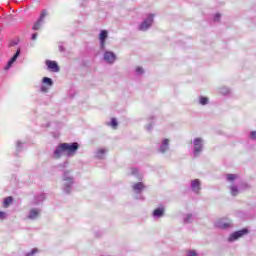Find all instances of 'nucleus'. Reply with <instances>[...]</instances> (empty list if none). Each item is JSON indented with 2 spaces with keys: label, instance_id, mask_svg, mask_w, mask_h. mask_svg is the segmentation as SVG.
Segmentation results:
<instances>
[{
  "label": "nucleus",
  "instance_id": "nucleus-1",
  "mask_svg": "<svg viewBox=\"0 0 256 256\" xmlns=\"http://www.w3.org/2000/svg\"><path fill=\"white\" fill-rule=\"evenodd\" d=\"M79 149V144L74 142L70 143H61L57 146L54 150V157L55 159H59L62 155H66L67 157H73L77 153Z\"/></svg>",
  "mask_w": 256,
  "mask_h": 256
},
{
  "label": "nucleus",
  "instance_id": "nucleus-2",
  "mask_svg": "<svg viewBox=\"0 0 256 256\" xmlns=\"http://www.w3.org/2000/svg\"><path fill=\"white\" fill-rule=\"evenodd\" d=\"M42 83H43V85L41 86L42 93H47V91H49V89L53 87V80L51 78L44 77L42 79Z\"/></svg>",
  "mask_w": 256,
  "mask_h": 256
},
{
  "label": "nucleus",
  "instance_id": "nucleus-3",
  "mask_svg": "<svg viewBox=\"0 0 256 256\" xmlns=\"http://www.w3.org/2000/svg\"><path fill=\"white\" fill-rule=\"evenodd\" d=\"M103 57L104 61H106V63H109L110 65H113V63L117 61V55H115V53H113L112 51H105Z\"/></svg>",
  "mask_w": 256,
  "mask_h": 256
},
{
  "label": "nucleus",
  "instance_id": "nucleus-4",
  "mask_svg": "<svg viewBox=\"0 0 256 256\" xmlns=\"http://www.w3.org/2000/svg\"><path fill=\"white\" fill-rule=\"evenodd\" d=\"M63 181L65 182L64 183L65 193H70L71 185H73V178H71V176H68V174L65 173L64 176H63Z\"/></svg>",
  "mask_w": 256,
  "mask_h": 256
},
{
  "label": "nucleus",
  "instance_id": "nucleus-5",
  "mask_svg": "<svg viewBox=\"0 0 256 256\" xmlns=\"http://www.w3.org/2000/svg\"><path fill=\"white\" fill-rule=\"evenodd\" d=\"M153 24V15H149L146 20L142 22L139 29L140 31H147Z\"/></svg>",
  "mask_w": 256,
  "mask_h": 256
},
{
  "label": "nucleus",
  "instance_id": "nucleus-6",
  "mask_svg": "<svg viewBox=\"0 0 256 256\" xmlns=\"http://www.w3.org/2000/svg\"><path fill=\"white\" fill-rule=\"evenodd\" d=\"M108 37H109V34H108L107 30H102L100 32V35H99L100 49H102V51H105V41H107Z\"/></svg>",
  "mask_w": 256,
  "mask_h": 256
},
{
  "label": "nucleus",
  "instance_id": "nucleus-7",
  "mask_svg": "<svg viewBox=\"0 0 256 256\" xmlns=\"http://www.w3.org/2000/svg\"><path fill=\"white\" fill-rule=\"evenodd\" d=\"M203 149V140L201 138H196L194 140V155H199Z\"/></svg>",
  "mask_w": 256,
  "mask_h": 256
},
{
  "label": "nucleus",
  "instance_id": "nucleus-8",
  "mask_svg": "<svg viewBox=\"0 0 256 256\" xmlns=\"http://www.w3.org/2000/svg\"><path fill=\"white\" fill-rule=\"evenodd\" d=\"M247 233H249V231L247 229H243L237 232H234L233 234H231V236L229 237V241H237V239L243 237V235H247Z\"/></svg>",
  "mask_w": 256,
  "mask_h": 256
},
{
  "label": "nucleus",
  "instance_id": "nucleus-9",
  "mask_svg": "<svg viewBox=\"0 0 256 256\" xmlns=\"http://www.w3.org/2000/svg\"><path fill=\"white\" fill-rule=\"evenodd\" d=\"M46 66L52 73H59V65L55 61L47 60Z\"/></svg>",
  "mask_w": 256,
  "mask_h": 256
},
{
  "label": "nucleus",
  "instance_id": "nucleus-10",
  "mask_svg": "<svg viewBox=\"0 0 256 256\" xmlns=\"http://www.w3.org/2000/svg\"><path fill=\"white\" fill-rule=\"evenodd\" d=\"M215 225L219 229H229V227H231V222L227 221L226 219H220L216 221Z\"/></svg>",
  "mask_w": 256,
  "mask_h": 256
},
{
  "label": "nucleus",
  "instance_id": "nucleus-11",
  "mask_svg": "<svg viewBox=\"0 0 256 256\" xmlns=\"http://www.w3.org/2000/svg\"><path fill=\"white\" fill-rule=\"evenodd\" d=\"M46 16H47V11L44 10L39 20L33 26L34 31H39V29H41V25L43 24V20L45 19Z\"/></svg>",
  "mask_w": 256,
  "mask_h": 256
},
{
  "label": "nucleus",
  "instance_id": "nucleus-12",
  "mask_svg": "<svg viewBox=\"0 0 256 256\" xmlns=\"http://www.w3.org/2000/svg\"><path fill=\"white\" fill-rule=\"evenodd\" d=\"M19 55H21L20 49L17 50L16 54L11 58V60L7 64V66L4 68L6 71L9 70V68L11 67V65L14 64L15 61H17V58L19 57Z\"/></svg>",
  "mask_w": 256,
  "mask_h": 256
},
{
  "label": "nucleus",
  "instance_id": "nucleus-13",
  "mask_svg": "<svg viewBox=\"0 0 256 256\" xmlns=\"http://www.w3.org/2000/svg\"><path fill=\"white\" fill-rule=\"evenodd\" d=\"M191 187H192V191H194V193H199V191L201 189V182L199 181V179L193 180Z\"/></svg>",
  "mask_w": 256,
  "mask_h": 256
},
{
  "label": "nucleus",
  "instance_id": "nucleus-14",
  "mask_svg": "<svg viewBox=\"0 0 256 256\" xmlns=\"http://www.w3.org/2000/svg\"><path fill=\"white\" fill-rule=\"evenodd\" d=\"M169 149V139H164L160 146V153H165Z\"/></svg>",
  "mask_w": 256,
  "mask_h": 256
},
{
  "label": "nucleus",
  "instance_id": "nucleus-15",
  "mask_svg": "<svg viewBox=\"0 0 256 256\" xmlns=\"http://www.w3.org/2000/svg\"><path fill=\"white\" fill-rule=\"evenodd\" d=\"M39 213H41L40 210H38V209H32V210L30 211V214H29V216H28V219H37V217H39Z\"/></svg>",
  "mask_w": 256,
  "mask_h": 256
},
{
  "label": "nucleus",
  "instance_id": "nucleus-16",
  "mask_svg": "<svg viewBox=\"0 0 256 256\" xmlns=\"http://www.w3.org/2000/svg\"><path fill=\"white\" fill-rule=\"evenodd\" d=\"M133 189L134 191H136V193H141V191L145 189V186L143 185V183L139 182L133 185Z\"/></svg>",
  "mask_w": 256,
  "mask_h": 256
},
{
  "label": "nucleus",
  "instance_id": "nucleus-17",
  "mask_svg": "<svg viewBox=\"0 0 256 256\" xmlns=\"http://www.w3.org/2000/svg\"><path fill=\"white\" fill-rule=\"evenodd\" d=\"M163 213H165L164 208H157L156 210H154L153 216L154 217H163Z\"/></svg>",
  "mask_w": 256,
  "mask_h": 256
},
{
  "label": "nucleus",
  "instance_id": "nucleus-18",
  "mask_svg": "<svg viewBox=\"0 0 256 256\" xmlns=\"http://www.w3.org/2000/svg\"><path fill=\"white\" fill-rule=\"evenodd\" d=\"M230 193H231V195H233L234 197H235L236 195H238L239 189H237V186H231V187H230Z\"/></svg>",
  "mask_w": 256,
  "mask_h": 256
},
{
  "label": "nucleus",
  "instance_id": "nucleus-19",
  "mask_svg": "<svg viewBox=\"0 0 256 256\" xmlns=\"http://www.w3.org/2000/svg\"><path fill=\"white\" fill-rule=\"evenodd\" d=\"M10 203H13V198L12 197H7V198L4 199V204L3 205H4L5 208H7V207H9Z\"/></svg>",
  "mask_w": 256,
  "mask_h": 256
},
{
  "label": "nucleus",
  "instance_id": "nucleus-20",
  "mask_svg": "<svg viewBox=\"0 0 256 256\" xmlns=\"http://www.w3.org/2000/svg\"><path fill=\"white\" fill-rule=\"evenodd\" d=\"M209 103V98L207 97H200V104L201 105H207Z\"/></svg>",
  "mask_w": 256,
  "mask_h": 256
},
{
  "label": "nucleus",
  "instance_id": "nucleus-21",
  "mask_svg": "<svg viewBox=\"0 0 256 256\" xmlns=\"http://www.w3.org/2000/svg\"><path fill=\"white\" fill-rule=\"evenodd\" d=\"M107 151L105 149H100L97 152V157H99V159H101L103 157V154H105Z\"/></svg>",
  "mask_w": 256,
  "mask_h": 256
},
{
  "label": "nucleus",
  "instance_id": "nucleus-22",
  "mask_svg": "<svg viewBox=\"0 0 256 256\" xmlns=\"http://www.w3.org/2000/svg\"><path fill=\"white\" fill-rule=\"evenodd\" d=\"M235 179H237V175H235V174H228L227 175V180L228 181H235Z\"/></svg>",
  "mask_w": 256,
  "mask_h": 256
},
{
  "label": "nucleus",
  "instance_id": "nucleus-23",
  "mask_svg": "<svg viewBox=\"0 0 256 256\" xmlns=\"http://www.w3.org/2000/svg\"><path fill=\"white\" fill-rule=\"evenodd\" d=\"M193 218V215L188 214L184 218V223H190L191 219Z\"/></svg>",
  "mask_w": 256,
  "mask_h": 256
},
{
  "label": "nucleus",
  "instance_id": "nucleus-24",
  "mask_svg": "<svg viewBox=\"0 0 256 256\" xmlns=\"http://www.w3.org/2000/svg\"><path fill=\"white\" fill-rule=\"evenodd\" d=\"M111 125L113 127V129H117V120L115 118H112V121H111Z\"/></svg>",
  "mask_w": 256,
  "mask_h": 256
},
{
  "label": "nucleus",
  "instance_id": "nucleus-25",
  "mask_svg": "<svg viewBox=\"0 0 256 256\" xmlns=\"http://www.w3.org/2000/svg\"><path fill=\"white\" fill-rule=\"evenodd\" d=\"M39 250L37 248H34L31 253H28L26 256H31V255H35V253H37Z\"/></svg>",
  "mask_w": 256,
  "mask_h": 256
},
{
  "label": "nucleus",
  "instance_id": "nucleus-26",
  "mask_svg": "<svg viewBox=\"0 0 256 256\" xmlns=\"http://www.w3.org/2000/svg\"><path fill=\"white\" fill-rule=\"evenodd\" d=\"M187 256H197V252L191 250V251L188 252Z\"/></svg>",
  "mask_w": 256,
  "mask_h": 256
},
{
  "label": "nucleus",
  "instance_id": "nucleus-27",
  "mask_svg": "<svg viewBox=\"0 0 256 256\" xmlns=\"http://www.w3.org/2000/svg\"><path fill=\"white\" fill-rule=\"evenodd\" d=\"M136 73H138V75H141V73H143V68L141 67L136 68Z\"/></svg>",
  "mask_w": 256,
  "mask_h": 256
},
{
  "label": "nucleus",
  "instance_id": "nucleus-28",
  "mask_svg": "<svg viewBox=\"0 0 256 256\" xmlns=\"http://www.w3.org/2000/svg\"><path fill=\"white\" fill-rule=\"evenodd\" d=\"M250 137L251 139H256V131L251 132Z\"/></svg>",
  "mask_w": 256,
  "mask_h": 256
},
{
  "label": "nucleus",
  "instance_id": "nucleus-29",
  "mask_svg": "<svg viewBox=\"0 0 256 256\" xmlns=\"http://www.w3.org/2000/svg\"><path fill=\"white\" fill-rule=\"evenodd\" d=\"M5 217H6L5 212H0V219H5Z\"/></svg>",
  "mask_w": 256,
  "mask_h": 256
},
{
  "label": "nucleus",
  "instance_id": "nucleus-30",
  "mask_svg": "<svg viewBox=\"0 0 256 256\" xmlns=\"http://www.w3.org/2000/svg\"><path fill=\"white\" fill-rule=\"evenodd\" d=\"M220 17H221V15L216 14L215 17H214V21H219Z\"/></svg>",
  "mask_w": 256,
  "mask_h": 256
},
{
  "label": "nucleus",
  "instance_id": "nucleus-31",
  "mask_svg": "<svg viewBox=\"0 0 256 256\" xmlns=\"http://www.w3.org/2000/svg\"><path fill=\"white\" fill-rule=\"evenodd\" d=\"M32 41H35V39H37V33H34L33 35H32Z\"/></svg>",
  "mask_w": 256,
  "mask_h": 256
},
{
  "label": "nucleus",
  "instance_id": "nucleus-32",
  "mask_svg": "<svg viewBox=\"0 0 256 256\" xmlns=\"http://www.w3.org/2000/svg\"><path fill=\"white\" fill-rule=\"evenodd\" d=\"M59 51H60L61 53H63V51H65V47L59 46Z\"/></svg>",
  "mask_w": 256,
  "mask_h": 256
},
{
  "label": "nucleus",
  "instance_id": "nucleus-33",
  "mask_svg": "<svg viewBox=\"0 0 256 256\" xmlns=\"http://www.w3.org/2000/svg\"><path fill=\"white\" fill-rule=\"evenodd\" d=\"M132 173H133V174L137 173V169H134Z\"/></svg>",
  "mask_w": 256,
  "mask_h": 256
}]
</instances>
